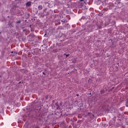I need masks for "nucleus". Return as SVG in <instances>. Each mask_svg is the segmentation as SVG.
Masks as SVG:
<instances>
[{
  "label": "nucleus",
  "instance_id": "obj_1",
  "mask_svg": "<svg viewBox=\"0 0 128 128\" xmlns=\"http://www.w3.org/2000/svg\"><path fill=\"white\" fill-rule=\"evenodd\" d=\"M34 34H30L28 36V38H29V42H32V40H34Z\"/></svg>",
  "mask_w": 128,
  "mask_h": 128
},
{
  "label": "nucleus",
  "instance_id": "obj_2",
  "mask_svg": "<svg viewBox=\"0 0 128 128\" xmlns=\"http://www.w3.org/2000/svg\"><path fill=\"white\" fill-rule=\"evenodd\" d=\"M80 2H81V6H82L86 4V1L84 0H80Z\"/></svg>",
  "mask_w": 128,
  "mask_h": 128
},
{
  "label": "nucleus",
  "instance_id": "obj_3",
  "mask_svg": "<svg viewBox=\"0 0 128 128\" xmlns=\"http://www.w3.org/2000/svg\"><path fill=\"white\" fill-rule=\"evenodd\" d=\"M38 10H42V6L40 5L38 6Z\"/></svg>",
  "mask_w": 128,
  "mask_h": 128
},
{
  "label": "nucleus",
  "instance_id": "obj_4",
  "mask_svg": "<svg viewBox=\"0 0 128 128\" xmlns=\"http://www.w3.org/2000/svg\"><path fill=\"white\" fill-rule=\"evenodd\" d=\"M32 4V3L30 2H28L26 4V6H30Z\"/></svg>",
  "mask_w": 128,
  "mask_h": 128
},
{
  "label": "nucleus",
  "instance_id": "obj_5",
  "mask_svg": "<svg viewBox=\"0 0 128 128\" xmlns=\"http://www.w3.org/2000/svg\"><path fill=\"white\" fill-rule=\"evenodd\" d=\"M21 21L20 20H18V22H16V24H20Z\"/></svg>",
  "mask_w": 128,
  "mask_h": 128
},
{
  "label": "nucleus",
  "instance_id": "obj_6",
  "mask_svg": "<svg viewBox=\"0 0 128 128\" xmlns=\"http://www.w3.org/2000/svg\"><path fill=\"white\" fill-rule=\"evenodd\" d=\"M104 10H105L106 12V10H108V8H104Z\"/></svg>",
  "mask_w": 128,
  "mask_h": 128
},
{
  "label": "nucleus",
  "instance_id": "obj_7",
  "mask_svg": "<svg viewBox=\"0 0 128 128\" xmlns=\"http://www.w3.org/2000/svg\"><path fill=\"white\" fill-rule=\"evenodd\" d=\"M90 114H92V113L91 112H88V116H90Z\"/></svg>",
  "mask_w": 128,
  "mask_h": 128
},
{
  "label": "nucleus",
  "instance_id": "obj_8",
  "mask_svg": "<svg viewBox=\"0 0 128 128\" xmlns=\"http://www.w3.org/2000/svg\"><path fill=\"white\" fill-rule=\"evenodd\" d=\"M42 74H44V76H46V73L44 72H42Z\"/></svg>",
  "mask_w": 128,
  "mask_h": 128
},
{
  "label": "nucleus",
  "instance_id": "obj_9",
  "mask_svg": "<svg viewBox=\"0 0 128 128\" xmlns=\"http://www.w3.org/2000/svg\"><path fill=\"white\" fill-rule=\"evenodd\" d=\"M62 22H66V20H62Z\"/></svg>",
  "mask_w": 128,
  "mask_h": 128
},
{
  "label": "nucleus",
  "instance_id": "obj_10",
  "mask_svg": "<svg viewBox=\"0 0 128 128\" xmlns=\"http://www.w3.org/2000/svg\"><path fill=\"white\" fill-rule=\"evenodd\" d=\"M76 96H78V94H76Z\"/></svg>",
  "mask_w": 128,
  "mask_h": 128
},
{
  "label": "nucleus",
  "instance_id": "obj_11",
  "mask_svg": "<svg viewBox=\"0 0 128 128\" xmlns=\"http://www.w3.org/2000/svg\"><path fill=\"white\" fill-rule=\"evenodd\" d=\"M44 12H46V10H44Z\"/></svg>",
  "mask_w": 128,
  "mask_h": 128
},
{
  "label": "nucleus",
  "instance_id": "obj_12",
  "mask_svg": "<svg viewBox=\"0 0 128 128\" xmlns=\"http://www.w3.org/2000/svg\"><path fill=\"white\" fill-rule=\"evenodd\" d=\"M66 56H68V55H66Z\"/></svg>",
  "mask_w": 128,
  "mask_h": 128
}]
</instances>
